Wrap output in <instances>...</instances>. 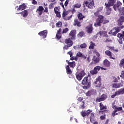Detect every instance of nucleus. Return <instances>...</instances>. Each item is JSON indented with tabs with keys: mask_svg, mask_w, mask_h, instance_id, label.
<instances>
[{
	"mask_svg": "<svg viewBox=\"0 0 124 124\" xmlns=\"http://www.w3.org/2000/svg\"><path fill=\"white\" fill-rule=\"evenodd\" d=\"M112 88H115V89H119V85L118 83H113L112 84Z\"/></svg>",
	"mask_w": 124,
	"mask_h": 124,
	"instance_id": "43",
	"label": "nucleus"
},
{
	"mask_svg": "<svg viewBox=\"0 0 124 124\" xmlns=\"http://www.w3.org/2000/svg\"><path fill=\"white\" fill-rule=\"evenodd\" d=\"M86 61L88 62H91V58H90V57H87L86 56Z\"/></svg>",
	"mask_w": 124,
	"mask_h": 124,
	"instance_id": "57",
	"label": "nucleus"
},
{
	"mask_svg": "<svg viewBox=\"0 0 124 124\" xmlns=\"http://www.w3.org/2000/svg\"><path fill=\"white\" fill-rule=\"evenodd\" d=\"M104 65L106 67H109L110 66V62L107 60H105L104 61Z\"/></svg>",
	"mask_w": 124,
	"mask_h": 124,
	"instance_id": "27",
	"label": "nucleus"
},
{
	"mask_svg": "<svg viewBox=\"0 0 124 124\" xmlns=\"http://www.w3.org/2000/svg\"><path fill=\"white\" fill-rule=\"evenodd\" d=\"M101 120H104L105 119V115H102L100 117Z\"/></svg>",
	"mask_w": 124,
	"mask_h": 124,
	"instance_id": "62",
	"label": "nucleus"
},
{
	"mask_svg": "<svg viewBox=\"0 0 124 124\" xmlns=\"http://www.w3.org/2000/svg\"><path fill=\"white\" fill-rule=\"evenodd\" d=\"M66 69L67 74H72V71H71V69H70V68H69V66L68 65H67L66 66Z\"/></svg>",
	"mask_w": 124,
	"mask_h": 124,
	"instance_id": "29",
	"label": "nucleus"
},
{
	"mask_svg": "<svg viewBox=\"0 0 124 124\" xmlns=\"http://www.w3.org/2000/svg\"><path fill=\"white\" fill-rule=\"evenodd\" d=\"M121 31V28H114L111 30L109 32H108L109 34H112V35H116L118 32H119Z\"/></svg>",
	"mask_w": 124,
	"mask_h": 124,
	"instance_id": "7",
	"label": "nucleus"
},
{
	"mask_svg": "<svg viewBox=\"0 0 124 124\" xmlns=\"http://www.w3.org/2000/svg\"><path fill=\"white\" fill-rule=\"evenodd\" d=\"M79 35L81 37L83 36L84 35V33L83 32H80L79 33Z\"/></svg>",
	"mask_w": 124,
	"mask_h": 124,
	"instance_id": "60",
	"label": "nucleus"
},
{
	"mask_svg": "<svg viewBox=\"0 0 124 124\" xmlns=\"http://www.w3.org/2000/svg\"><path fill=\"white\" fill-rule=\"evenodd\" d=\"M32 3H33V4H36L37 3V2H36L35 0H33Z\"/></svg>",
	"mask_w": 124,
	"mask_h": 124,
	"instance_id": "64",
	"label": "nucleus"
},
{
	"mask_svg": "<svg viewBox=\"0 0 124 124\" xmlns=\"http://www.w3.org/2000/svg\"><path fill=\"white\" fill-rule=\"evenodd\" d=\"M100 66H97L94 68L93 70L90 71V73L92 75H94L95 74H97L98 71L100 70Z\"/></svg>",
	"mask_w": 124,
	"mask_h": 124,
	"instance_id": "10",
	"label": "nucleus"
},
{
	"mask_svg": "<svg viewBox=\"0 0 124 124\" xmlns=\"http://www.w3.org/2000/svg\"><path fill=\"white\" fill-rule=\"evenodd\" d=\"M78 19L79 20V21H81V20H83V19H84V18H86V16H83L82 13H79L78 14Z\"/></svg>",
	"mask_w": 124,
	"mask_h": 124,
	"instance_id": "23",
	"label": "nucleus"
},
{
	"mask_svg": "<svg viewBox=\"0 0 124 124\" xmlns=\"http://www.w3.org/2000/svg\"><path fill=\"white\" fill-rule=\"evenodd\" d=\"M68 55H69L70 56V60H71L72 61H73L74 60H77V57H72L73 56V54H72V52H71V51H70L69 52H67Z\"/></svg>",
	"mask_w": 124,
	"mask_h": 124,
	"instance_id": "22",
	"label": "nucleus"
},
{
	"mask_svg": "<svg viewBox=\"0 0 124 124\" xmlns=\"http://www.w3.org/2000/svg\"><path fill=\"white\" fill-rule=\"evenodd\" d=\"M112 108H113V109H116L115 110H117V111H122V110H123V108L122 107H119L116 106H113Z\"/></svg>",
	"mask_w": 124,
	"mask_h": 124,
	"instance_id": "30",
	"label": "nucleus"
},
{
	"mask_svg": "<svg viewBox=\"0 0 124 124\" xmlns=\"http://www.w3.org/2000/svg\"><path fill=\"white\" fill-rule=\"evenodd\" d=\"M102 9H103V7H99L97 9V11L94 13V15H95V16H98V15L99 14V12H101V11L102 10Z\"/></svg>",
	"mask_w": 124,
	"mask_h": 124,
	"instance_id": "20",
	"label": "nucleus"
},
{
	"mask_svg": "<svg viewBox=\"0 0 124 124\" xmlns=\"http://www.w3.org/2000/svg\"><path fill=\"white\" fill-rule=\"evenodd\" d=\"M92 110L89 109L87 110L82 111L80 112V114L83 118H85L86 116H89L91 114Z\"/></svg>",
	"mask_w": 124,
	"mask_h": 124,
	"instance_id": "13",
	"label": "nucleus"
},
{
	"mask_svg": "<svg viewBox=\"0 0 124 124\" xmlns=\"http://www.w3.org/2000/svg\"><path fill=\"white\" fill-rule=\"evenodd\" d=\"M122 4L121 1H117V3L113 6L114 11H117V10H119L121 8V6H122Z\"/></svg>",
	"mask_w": 124,
	"mask_h": 124,
	"instance_id": "12",
	"label": "nucleus"
},
{
	"mask_svg": "<svg viewBox=\"0 0 124 124\" xmlns=\"http://www.w3.org/2000/svg\"><path fill=\"white\" fill-rule=\"evenodd\" d=\"M77 57H78L79 58H83V59H86V55L83 54L81 52L78 51L77 53Z\"/></svg>",
	"mask_w": 124,
	"mask_h": 124,
	"instance_id": "18",
	"label": "nucleus"
},
{
	"mask_svg": "<svg viewBox=\"0 0 124 124\" xmlns=\"http://www.w3.org/2000/svg\"><path fill=\"white\" fill-rule=\"evenodd\" d=\"M26 8V5L23 4L19 6V8L17 9V10H24Z\"/></svg>",
	"mask_w": 124,
	"mask_h": 124,
	"instance_id": "31",
	"label": "nucleus"
},
{
	"mask_svg": "<svg viewBox=\"0 0 124 124\" xmlns=\"http://www.w3.org/2000/svg\"><path fill=\"white\" fill-rule=\"evenodd\" d=\"M20 14L22 15L23 17H27V16H28V11H27V10H24L21 12Z\"/></svg>",
	"mask_w": 124,
	"mask_h": 124,
	"instance_id": "34",
	"label": "nucleus"
},
{
	"mask_svg": "<svg viewBox=\"0 0 124 124\" xmlns=\"http://www.w3.org/2000/svg\"><path fill=\"white\" fill-rule=\"evenodd\" d=\"M93 53L94 55L93 60L95 62H99L100 60V54H99V53H98V52H97V50H96V49L93 50Z\"/></svg>",
	"mask_w": 124,
	"mask_h": 124,
	"instance_id": "2",
	"label": "nucleus"
},
{
	"mask_svg": "<svg viewBox=\"0 0 124 124\" xmlns=\"http://www.w3.org/2000/svg\"><path fill=\"white\" fill-rule=\"evenodd\" d=\"M73 6L75 8H80V7H81V4L77 3V4H74Z\"/></svg>",
	"mask_w": 124,
	"mask_h": 124,
	"instance_id": "41",
	"label": "nucleus"
},
{
	"mask_svg": "<svg viewBox=\"0 0 124 124\" xmlns=\"http://www.w3.org/2000/svg\"><path fill=\"white\" fill-rule=\"evenodd\" d=\"M76 78L78 81H81L82 80L83 77L86 75V73H85V72L81 71L79 73H77L76 74Z\"/></svg>",
	"mask_w": 124,
	"mask_h": 124,
	"instance_id": "8",
	"label": "nucleus"
},
{
	"mask_svg": "<svg viewBox=\"0 0 124 124\" xmlns=\"http://www.w3.org/2000/svg\"><path fill=\"white\" fill-rule=\"evenodd\" d=\"M94 85L98 88H100L101 86V78L99 76L96 78L95 81L94 82Z\"/></svg>",
	"mask_w": 124,
	"mask_h": 124,
	"instance_id": "9",
	"label": "nucleus"
},
{
	"mask_svg": "<svg viewBox=\"0 0 124 124\" xmlns=\"http://www.w3.org/2000/svg\"><path fill=\"white\" fill-rule=\"evenodd\" d=\"M43 10H44V8L42 6H40L37 9V13H38L39 15H42L43 13Z\"/></svg>",
	"mask_w": 124,
	"mask_h": 124,
	"instance_id": "15",
	"label": "nucleus"
},
{
	"mask_svg": "<svg viewBox=\"0 0 124 124\" xmlns=\"http://www.w3.org/2000/svg\"><path fill=\"white\" fill-rule=\"evenodd\" d=\"M94 46H95V44L91 41L90 42V45L89 46V49H93L94 48Z\"/></svg>",
	"mask_w": 124,
	"mask_h": 124,
	"instance_id": "35",
	"label": "nucleus"
},
{
	"mask_svg": "<svg viewBox=\"0 0 124 124\" xmlns=\"http://www.w3.org/2000/svg\"><path fill=\"white\" fill-rule=\"evenodd\" d=\"M86 95L87 96H90V95H92V94L91 93V91H88L87 93H86Z\"/></svg>",
	"mask_w": 124,
	"mask_h": 124,
	"instance_id": "56",
	"label": "nucleus"
},
{
	"mask_svg": "<svg viewBox=\"0 0 124 124\" xmlns=\"http://www.w3.org/2000/svg\"><path fill=\"white\" fill-rule=\"evenodd\" d=\"M76 35V30H73L70 32V36H71L72 39H75Z\"/></svg>",
	"mask_w": 124,
	"mask_h": 124,
	"instance_id": "17",
	"label": "nucleus"
},
{
	"mask_svg": "<svg viewBox=\"0 0 124 124\" xmlns=\"http://www.w3.org/2000/svg\"><path fill=\"white\" fill-rule=\"evenodd\" d=\"M102 23L103 24H107L109 23V20L106 19V18H104V16H103V18L102 19Z\"/></svg>",
	"mask_w": 124,
	"mask_h": 124,
	"instance_id": "37",
	"label": "nucleus"
},
{
	"mask_svg": "<svg viewBox=\"0 0 124 124\" xmlns=\"http://www.w3.org/2000/svg\"><path fill=\"white\" fill-rule=\"evenodd\" d=\"M54 12H55V13L56 14L57 17H61V14L60 12H59V8L55 7L54 8Z\"/></svg>",
	"mask_w": 124,
	"mask_h": 124,
	"instance_id": "21",
	"label": "nucleus"
},
{
	"mask_svg": "<svg viewBox=\"0 0 124 124\" xmlns=\"http://www.w3.org/2000/svg\"><path fill=\"white\" fill-rule=\"evenodd\" d=\"M74 49H75V50H79V49H80V46L77 45V46H74Z\"/></svg>",
	"mask_w": 124,
	"mask_h": 124,
	"instance_id": "47",
	"label": "nucleus"
},
{
	"mask_svg": "<svg viewBox=\"0 0 124 124\" xmlns=\"http://www.w3.org/2000/svg\"><path fill=\"white\" fill-rule=\"evenodd\" d=\"M90 93L92 94H95V90H92L90 91Z\"/></svg>",
	"mask_w": 124,
	"mask_h": 124,
	"instance_id": "51",
	"label": "nucleus"
},
{
	"mask_svg": "<svg viewBox=\"0 0 124 124\" xmlns=\"http://www.w3.org/2000/svg\"><path fill=\"white\" fill-rule=\"evenodd\" d=\"M113 81L115 83L118 82V78L116 77H113Z\"/></svg>",
	"mask_w": 124,
	"mask_h": 124,
	"instance_id": "48",
	"label": "nucleus"
},
{
	"mask_svg": "<svg viewBox=\"0 0 124 124\" xmlns=\"http://www.w3.org/2000/svg\"><path fill=\"white\" fill-rule=\"evenodd\" d=\"M118 11L120 15H124V7H122Z\"/></svg>",
	"mask_w": 124,
	"mask_h": 124,
	"instance_id": "33",
	"label": "nucleus"
},
{
	"mask_svg": "<svg viewBox=\"0 0 124 124\" xmlns=\"http://www.w3.org/2000/svg\"><path fill=\"white\" fill-rule=\"evenodd\" d=\"M100 110H106V106L103 105V104L102 103H100Z\"/></svg>",
	"mask_w": 124,
	"mask_h": 124,
	"instance_id": "36",
	"label": "nucleus"
},
{
	"mask_svg": "<svg viewBox=\"0 0 124 124\" xmlns=\"http://www.w3.org/2000/svg\"><path fill=\"white\" fill-rule=\"evenodd\" d=\"M105 54L108 57H109L110 59H112V60H115V58L112 57V52L109 50H106L105 51Z\"/></svg>",
	"mask_w": 124,
	"mask_h": 124,
	"instance_id": "19",
	"label": "nucleus"
},
{
	"mask_svg": "<svg viewBox=\"0 0 124 124\" xmlns=\"http://www.w3.org/2000/svg\"><path fill=\"white\" fill-rule=\"evenodd\" d=\"M107 98V95L106 94H102L101 96L98 97L96 99V102H100V101H103V100H105Z\"/></svg>",
	"mask_w": 124,
	"mask_h": 124,
	"instance_id": "11",
	"label": "nucleus"
},
{
	"mask_svg": "<svg viewBox=\"0 0 124 124\" xmlns=\"http://www.w3.org/2000/svg\"><path fill=\"white\" fill-rule=\"evenodd\" d=\"M118 111V110H114L112 113V117H115V116H117V115H119V114L118 113H117V112Z\"/></svg>",
	"mask_w": 124,
	"mask_h": 124,
	"instance_id": "42",
	"label": "nucleus"
},
{
	"mask_svg": "<svg viewBox=\"0 0 124 124\" xmlns=\"http://www.w3.org/2000/svg\"><path fill=\"white\" fill-rule=\"evenodd\" d=\"M86 31L88 33H92L93 32V25L90 24L87 26L86 28Z\"/></svg>",
	"mask_w": 124,
	"mask_h": 124,
	"instance_id": "16",
	"label": "nucleus"
},
{
	"mask_svg": "<svg viewBox=\"0 0 124 124\" xmlns=\"http://www.w3.org/2000/svg\"><path fill=\"white\" fill-rule=\"evenodd\" d=\"M83 97H79L78 98V101H82V100H83Z\"/></svg>",
	"mask_w": 124,
	"mask_h": 124,
	"instance_id": "63",
	"label": "nucleus"
},
{
	"mask_svg": "<svg viewBox=\"0 0 124 124\" xmlns=\"http://www.w3.org/2000/svg\"><path fill=\"white\" fill-rule=\"evenodd\" d=\"M117 95H119V94H117V92H116L114 94L111 95V98H114L115 96H117Z\"/></svg>",
	"mask_w": 124,
	"mask_h": 124,
	"instance_id": "50",
	"label": "nucleus"
},
{
	"mask_svg": "<svg viewBox=\"0 0 124 124\" xmlns=\"http://www.w3.org/2000/svg\"><path fill=\"white\" fill-rule=\"evenodd\" d=\"M71 18H72V15H71L69 16H66L63 19H64V20H66V21H67V20H70V19H71Z\"/></svg>",
	"mask_w": 124,
	"mask_h": 124,
	"instance_id": "45",
	"label": "nucleus"
},
{
	"mask_svg": "<svg viewBox=\"0 0 124 124\" xmlns=\"http://www.w3.org/2000/svg\"><path fill=\"white\" fill-rule=\"evenodd\" d=\"M124 21V17L121 16L118 21V24L121 25H123V22Z\"/></svg>",
	"mask_w": 124,
	"mask_h": 124,
	"instance_id": "28",
	"label": "nucleus"
},
{
	"mask_svg": "<svg viewBox=\"0 0 124 124\" xmlns=\"http://www.w3.org/2000/svg\"><path fill=\"white\" fill-rule=\"evenodd\" d=\"M122 78L124 79V71H122L121 75L120 76Z\"/></svg>",
	"mask_w": 124,
	"mask_h": 124,
	"instance_id": "55",
	"label": "nucleus"
},
{
	"mask_svg": "<svg viewBox=\"0 0 124 124\" xmlns=\"http://www.w3.org/2000/svg\"><path fill=\"white\" fill-rule=\"evenodd\" d=\"M83 4L84 6H87L88 8L92 9L93 5H94V3L93 2V0H92V1H86Z\"/></svg>",
	"mask_w": 124,
	"mask_h": 124,
	"instance_id": "6",
	"label": "nucleus"
},
{
	"mask_svg": "<svg viewBox=\"0 0 124 124\" xmlns=\"http://www.w3.org/2000/svg\"><path fill=\"white\" fill-rule=\"evenodd\" d=\"M82 84L83 85V89L88 90L90 88V83L88 81V77H85L82 81Z\"/></svg>",
	"mask_w": 124,
	"mask_h": 124,
	"instance_id": "3",
	"label": "nucleus"
},
{
	"mask_svg": "<svg viewBox=\"0 0 124 124\" xmlns=\"http://www.w3.org/2000/svg\"><path fill=\"white\" fill-rule=\"evenodd\" d=\"M68 31V29L65 28L63 30V33H66Z\"/></svg>",
	"mask_w": 124,
	"mask_h": 124,
	"instance_id": "54",
	"label": "nucleus"
},
{
	"mask_svg": "<svg viewBox=\"0 0 124 124\" xmlns=\"http://www.w3.org/2000/svg\"><path fill=\"white\" fill-rule=\"evenodd\" d=\"M80 49H85L87 47V44L84 43L79 46Z\"/></svg>",
	"mask_w": 124,
	"mask_h": 124,
	"instance_id": "40",
	"label": "nucleus"
},
{
	"mask_svg": "<svg viewBox=\"0 0 124 124\" xmlns=\"http://www.w3.org/2000/svg\"><path fill=\"white\" fill-rule=\"evenodd\" d=\"M116 0H108V3L105 4L106 8V15L111 14L112 9L110 8V6H113Z\"/></svg>",
	"mask_w": 124,
	"mask_h": 124,
	"instance_id": "1",
	"label": "nucleus"
},
{
	"mask_svg": "<svg viewBox=\"0 0 124 124\" xmlns=\"http://www.w3.org/2000/svg\"><path fill=\"white\" fill-rule=\"evenodd\" d=\"M86 107H87V104L85 103L84 102H81L80 103L79 108H80V109H85Z\"/></svg>",
	"mask_w": 124,
	"mask_h": 124,
	"instance_id": "24",
	"label": "nucleus"
},
{
	"mask_svg": "<svg viewBox=\"0 0 124 124\" xmlns=\"http://www.w3.org/2000/svg\"><path fill=\"white\" fill-rule=\"evenodd\" d=\"M53 8H54V5H53V3H50L49 5V9H53Z\"/></svg>",
	"mask_w": 124,
	"mask_h": 124,
	"instance_id": "49",
	"label": "nucleus"
},
{
	"mask_svg": "<svg viewBox=\"0 0 124 124\" xmlns=\"http://www.w3.org/2000/svg\"><path fill=\"white\" fill-rule=\"evenodd\" d=\"M45 12H48V8L46 7H45V10H44Z\"/></svg>",
	"mask_w": 124,
	"mask_h": 124,
	"instance_id": "61",
	"label": "nucleus"
},
{
	"mask_svg": "<svg viewBox=\"0 0 124 124\" xmlns=\"http://www.w3.org/2000/svg\"><path fill=\"white\" fill-rule=\"evenodd\" d=\"M117 84H118V88H121L122 87H124V81H123V80H121L120 81V82L118 83Z\"/></svg>",
	"mask_w": 124,
	"mask_h": 124,
	"instance_id": "39",
	"label": "nucleus"
},
{
	"mask_svg": "<svg viewBox=\"0 0 124 124\" xmlns=\"http://www.w3.org/2000/svg\"><path fill=\"white\" fill-rule=\"evenodd\" d=\"M65 43L67 44V45L64 46V50H67L69 47H71L73 45V42L70 38L66 39L65 40Z\"/></svg>",
	"mask_w": 124,
	"mask_h": 124,
	"instance_id": "4",
	"label": "nucleus"
},
{
	"mask_svg": "<svg viewBox=\"0 0 124 124\" xmlns=\"http://www.w3.org/2000/svg\"><path fill=\"white\" fill-rule=\"evenodd\" d=\"M62 22L59 21L57 23H56V27L57 28H61L62 27Z\"/></svg>",
	"mask_w": 124,
	"mask_h": 124,
	"instance_id": "44",
	"label": "nucleus"
},
{
	"mask_svg": "<svg viewBox=\"0 0 124 124\" xmlns=\"http://www.w3.org/2000/svg\"><path fill=\"white\" fill-rule=\"evenodd\" d=\"M68 13H69L68 11L64 10L63 11L62 17H63V19H64V18H65L66 17L67 15H68Z\"/></svg>",
	"mask_w": 124,
	"mask_h": 124,
	"instance_id": "32",
	"label": "nucleus"
},
{
	"mask_svg": "<svg viewBox=\"0 0 124 124\" xmlns=\"http://www.w3.org/2000/svg\"><path fill=\"white\" fill-rule=\"evenodd\" d=\"M119 43L120 44H123V38L121 37V38H119Z\"/></svg>",
	"mask_w": 124,
	"mask_h": 124,
	"instance_id": "53",
	"label": "nucleus"
},
{
	"mask_svg": "<svg viewBox=\"0 0 124 124\" xmlns=\"http://www.w3.org/2000/svg\"><path fill=\"white\" fill-rule=\"evenodd\" d=\"M94 118V114H93V113H91V116H90V121H93V118Z\"/></svg>",
	"mask_w": 124,
	"mask_h": 124,
	"instance_id": "46",
	"label": "nucleus"
},
{
	"mask_svg": "<svg viewBox=\"0 0 124 124\" xmlns=\"http://www.w3.org/2000/svg\"><path fill=\"white\" fill-rule=\"evenodd\" d=\"M69 2V0H66L64 3L65 6H67V4H68Z\"/></svg>",
	"mask_w": 124,
	"mask_h": 124,
	"instance_id": "58",
	"label": "nucleus"
},
{
	"mask_svg": "<svg viewBox=\"0 0 124 124\" xmlns=\"http://www.w3.org/2000/svg\"><path fill=\"white\" fill-rule=\"evenodd\" d=\"M48 32L47 30H44L38 33L39 35L41 36L43 38H46Z\"/></svg>",
	"mask_w": 124,
	"mask_h": 124,
	"instance_id": "14",
	"label": "nucleus"
},
{
	"mask_svg": "<svg viewBox=\"0 0 124 124\" xmlns=\"http://www.w3.org/2000/svg\"><path fill=\"white\" fill-rule=\"evenodd\" d=\"M103 33H104V32L101 31L99 32L98 34H100V35L103 36Z\"/></svg>",
	"mask_w": 124,
	"mask_h": 124,
	"instance_id": "59",
	"label": "nucleus"
},
{
	"mask_svg": "<svg viewBox=\"0 0 124 124\" xmlns=\"http://www.w3.org/2000/svg\"><path fill=\"white\" fill-rule=\"evenodd\" d=\"M124 88L120 89V90L116 92V94H118V95H120V94H124Z\"/></svg>",
	"mask_w": 124,
	"mask_h": 124,
	"instance_id": "25",
	"label": "nucleus"
},
{
	"mask_svg": "<svg viewBox=\"0 0 124 124\" xmlns=\"http://www.w3.org/2000/svg\"><path fill=\"white\" fill-rule=\"evenodd\" d=\"M74 26H77L78 27H81V22L78 21V19H75L74 23Z\"/></svg>",
	"mask_w": 124,
	"mask_h": 124,
	"instance_id": "26",
	"label": "nucleus"
},
{
	"mask_svg": "<svg viewBox=\"0 0 124 124\" xmlns=\"http://www.w3.org/2000/svg\"><path fill=\"white\" fill-rule=\"evenodd\" d=\"M56 37L58 39H60V38H62V36H61V34H56Z\"/></svg>",
	"mask_w": 124,
	"mask_h": 124,
	"instance_id": "52",
	"label": "nucleus"
},
{
	"mask_svg": "<svg viewBox=\"0 0 124 124\" xmlns=\"http://www.w3.org/2000/svg\"><path fill=\"white\" fill-rule=\"evenodd\" d=\"M68 63L71 67H75L76 63L75 62H68Z\"/></svg>",
	"mask_w": 124,
	"mask_h": 124,
	"instance_id": "38",
	"label": "nucleus"
},
{
	"mask_svg": "<svg viewBox=\"0 0 124 124\" xmlns=\"http://www.w3.org/2000/svg\"><path fill=\"white\" fill-rule=\"evenodd\" d=\"M102 19H103V16L99 15L98 18L96 19V22L94 23L95 27H100L102 24Z\"/></svg>",
	"mask_w": 124,
	"mask_h": 124,
	"instance_id": "5",
	"label": "nucleus"
}]
</instances>
